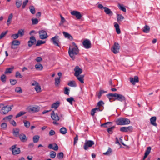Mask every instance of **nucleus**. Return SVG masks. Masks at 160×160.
<instances>
[{"mask_svg": "<svg viewBox=\"0 0 160 160\" xmlns=\"http://www.w3.org/2000/svg\"><path fill=\"white\" fill-rule=\"evenodd\" d=\"M73 47H70L68 50V53L70 57L73 59H75V55H78L79 52V50L77 46L74 42L72 43Z\"/></svg>", "mask_w": 160, "mask_h": 160, "instance_id": "nucleus-1", "label": "nucleus"}, {"mask_svg": "<svg viewBox=\"0 0 160 160\" xmlns=\"http://www.w3.org/2000/svg\"><path fill=\"white\" fill-rule=\"evenodd\" d=\"M118 100L121 102H124L125 103H126V98L122 95L115 93V98H113V101Z\"/></svg>", "mask_w": 160, "mask_h": 160, "instance_id": "nucleus-2", "label": "nucleus"}, {"mask_svg": "<svg viewBox=\"0 0 160 160\" xmlns=\"http://www.w3.org/2000/svg\"><path fill=\"white\" fill-rule=\"evenodd\" d=\"M12 106L13 107V106H9L8 105L3 107L0 111L1 113L3 115L7 114L9 111L11 110Z\"/></svg>", "mask_w": 160, "mask_h": 160, "instance_id": "nucleus-3", "label": "nucleus"}, {"mask_svg": "<svg viewBox=\"0 0 160 160\" xmlns=\"http://www.w3.org/2000/svg\"><path fill=\"white\" fill-rule=\"evenodd\" d=\"M119 44L116 42H115L112 47L111 48V51L114 54H117L119 52L120 49Z\"/></svg>", "mask_w": 160, "mask_h": 160, "instance_id": "nucleus-4", "label": "nucleus"}, {"mask_svg": "<svg viewBox=\"0 0 160 160\" xmlns=\"http://www.w3.org/2000/svg\"><path fill=\"white\" fill-rule=\"evenodd\" d=\"M16 145H14L12 146L10 149L12 151V154L14 155L19 154L20 153V148L17 147Z\"/></svg>", "mask_w": 160, "mask_h": 160, "instance_id": "nucleus-5", "label": "nucleus"}, {"mask_svg": "<svg viewBox=\"0 0 160 160\" xmlns=\"http://www.w3.org/2000/svg\"><path fill=\"white\" fill-rule=\"evenodd\" d=\"M94 144V142L93 141L86 140L83 146L85 150H87L88 147H91Z\"/></svg>", "mask_w": 160, "mask_h": 160, "instance_id": "nucleus-6", "label": "nucleus"}, {"mask_svg": "<svg viewBox=\"0 0 160 160\" xmlns=\"http://www.w3.org/2000/svg\"><path fill=\"white\" fill-rule=\"evenodd\" d=\"M53 43L55 46L60 47L59 45V37L58 36L56 35L51 39Z\"/></svg>", "mask_w": 160, "mask_h": 160, "instance_id": "nucleus-7", "label": "nucleus"}, {"mask_svg": "<svg viewBox=\"0 0 160 160\" xmlns=\"http://www.w3.org/2000/svg\"><path fill=\"white\" fill-rule=\"evenodd\" d=\"M39 37L42 39H44L47 38L48 36L47 32L44 30H42L39 31Z\"/></svg>", "mask_w": 160, "mask_h": 160, "instance_id": "nucleus-8", "label": "nucleus"}, {"mask_svg": "<svg viewBox=\"0 0 160 160\" xmlns=\"http://www.w3.org/2000/svg\"><path fill=\"white\" fill-rule=\"evenodd\" d=\"M36 41L35 37L33 36H32L30 37L29 40L28 42V47H31L35 43Z\"/></svg>", "mask_w": 160, "mask_h": 160, "instance_id": "nucleus-9", "label": "nucleus"}, {"mask_svg": "<svg viewBox=\"0 0 160 160\" xmlns=\"http://www.w3.org/2000/svg\"><path fill=\"white\" fill-rule=\"evenodd\" d=\"M28 109L29 112H36L39 111L40 107L38 106H36L35 107L30 106L28 108Z\"/></svg>", "mask_w": 160, "mask_h": 160, "instance_id": "nucleus-10", "label": "nucleus"}, {"mask_svg": "<svg viewBox=\"0 0 160 160\" xmlns=\"http://www.w3.org/2000/svg\"><path fill=\"white\" fill-rule=\"evenodd\" d=\"M51 117L53 120L56 121H58L60 119L57 113L55 112L54 111L52 112L51 113Z\"/></svg>", "mask_w": 160, "mask_h": 160, "instance_id": "nucleus-11", "label": "nucleus"}, {"mask_svg": "<svg viewBox=\"0 0 160 160\" xmlns=\"http://www.w3.org/2000/svg\"><path fill=\"white\" fill-rule=\"evenodd\" d=\"M74 71L75 72L74 75L76 77L78 76L82 72V70L78 66L75 68Z\"/></svg>", "mask_w": 160, "mask_h": 160, "instance_id": "nucleus-12", "label": "nucleus"}, {"mask_svg": "<svg viewBox=\"0 0 160 160\" xmlns=\"http://www.w3.org/2000/svg\"><path fill=\"white\" fill-rule=\"evenodd\" d=\"M84 47L86 49H88L91 47V43L90 41L88 39L85 40L82 43Z\"/></svg>", "mask_w": 160, "mask_h": 160, "instance_id": "nucleus-13", "label": "nucleus"}, {"mask_svg": "<svg viewBox=\"0 0 160 160\" xmlns=\"http://www.w3.org/2000/svg\"><path fill=\"white\" fill-rule=\"evenodd\" d=\"M71 14L76 16L78 19H80L82 17V15L80 12L76 11H73L71 12Z\"/></svg>", "mask_w": 160, "mask_h": 160, "instance_id": "nucleus-14", "label": "nucleus"}, {"mask_svg": "<svg viewBox=\"0 0 160 160\" xmlns=\"http://www.w3.org/2000/svg\"><path fill=\"white\" fill-rule=\"evenodd\" d=\"M130 82L133 85H135L136 82H139L138 78L137 76H135L134 78H130Z\"/></svg>", "mask_w": 160, "mask_h": 160, "instance_id": "nucleus-15", "label": "nucleus"}, {"mask_svg": "<svg viewBox=\"0 0 160 160\" xmlns=\"http://www.w3.org/2000/svg\"><path fill=\"white\" fill-rule=\"evenodd\" d=\"M157 118L155 116L152 117L150 119V123L154 126H156L157 124L156 123Z\"/></svg>", "mask_w": 160, "mask_h": 160, "instance_id": "nucleus-16", "label": "nucleus"}, {"mask_svg": "<svg viewBox=\"0 0 160 160\" xmlns=\"http://www.w3.org/2000/svg\"><path fill=\"white\" fill-rule=\"evenodd\" d=\"M62 33L65 38H67L71 41L73 40L72 37L69 33L63 31L62 32Z\"/></svg>", "mask_w": 160, "mask_h": 160, "instance_id": "nucleus-17", "label": "nucleus"}, {"mask_svg": "<svg viewBox=\"0 0 160 160\" xmlns=\"http://www.w3.org/2000/svg\"><path fill=\"white\" fill-rule=\"evenodd\" d=\"M19 137L20 140L22 142H24L27 141L28 138H27L26 135L23 133H21L19 135Z\"/></svg>", "mask_w": 160, "mask_h": 160, "instance_id": "nucleus-18", "label": "nucleus"}, {"mask_svg": "<svg viewBox=\"0 0 160 160\" xmlns=\"http://www.w3.org/2000/svg\"><path fill=\"white\" fill-rule=\"evenodd\" d=\"M20 44V42L18 40H15L11 42V48L12 49H14L15 48L13 47V46H18Z\"/></svg>", "mask_w": 160, "mask_h": 160, "instance_id": "nucleus-19", "label": "nucleus"}, {"mask_svg": "<svg viewBox=\"0 0 160 160\" xmlns=\"http://www.w3.org/2000/svg\"><path fill=\"white\" fill-rule=\"evenodd\" d=\"M106 96L109 99L110 102H112V100L113 99V98H115V93H109L106 95Z\"/></svg>", "mask_w": 160, "mask_h": 160, "instance_id": "nucleus-20", "label": "nucleus"}, {"mask_svg": "<svg viewBox=\"0 0 160 160\" xmlns=\"http://www.w3.org/2000/svg\"><path fill=\"white\" fill-rule=\"evenodd\" d=\"M104 12L106 14L109 15L110 16H111L113 15L112 12L109 8L106 7H105L104 8Z\"/></svg>", "mask_w": 160, "mask_h": 160, "instance_id": "nucleus-21", "label": "nucleus"}, {"mask_svg": "<svg viewBox=\"0 0 160 160\" xmlns=\"http://www.w3.org/2000/svg\"><path fill=\"white\" fill-rule=\"evenodd\" d=\"M114 27L115 28L117 33L118 34L121 33V31L119 28V26L118 24L117 23H115L114 25Z\"/></svg>", "mask_w": 160, "mask_h": 160, "instance_id": "nucleus-22", "label": "nucleus"}, {"mask_svg": "<svg viewBox=\"0 0 160 160\" xmlns=\"http://www.w3.org/2000/svg\"><path fill=\"white\" fill-rule=\"evenodd\" d=\"M84 75H83L78 76L76 77L82 83H84Z\"/></svg>", "mask_w": 160, "mask_h": 160, "instance_id": "nucleus-23", "label": "nucleus"}, {"mask_svg": "<svg viewBox=\"0 0 160 160\" xmlns=\"http://www.w3.org/2000/svg\"><path fill=\"white\" fill-rule=\"evenodd\" d=\"M150 28L148 26L146 25L143 28L142 30L143 32L145 33H149L150 32Z\"/></svg>", "mask_w": 160, "mask_h": 160, "instance_id": "nucleus-24", "label": "nucleus"}, {"mask_svg": "<svg viewBox=\"0 0 160 160\" xmlns=\"http://www.w3.org/2000/svg\"><path fill=\"white\" fill-rule=\"evenodd\" d=\"M35 67L37 70H41L43 69V66L40 63L36 64L35 66Z\"/></svg>", "mask_w": 160, "mask_h": 160, "instance_id": "nucleus-25", "label": "nucleus"}, {"mask_svg": "<svg viewBox=\"0 0 160 160\" xmlns=\"http://www.w3.org/2000/svg\"><path fill=\"white\" fill-rule=\"evenodd\" d=\"M24 33L25 32L24 29H20L18 30L17 33L20 37H22L24 35Z\"/></svg>", "mask_w": 160, "mask_h": 160, "instance_id": "nucleus-26", "label": "nucleus"}, {"mask_svg": "<svg viewBox=\"0 0 160 160\" xmlns=\"http://www.w3.org/2000/svg\"><path fill=\"white\" fill-rule=\"evenodd\" d=\"M60 104V102L59 101H57L56 102L54 103L52 105V108H54L56 109L57 108H58Z\"/></svg>", "mask_w": 160, "mask_h": 160, "instance_id": "nucleus-27", "label": "nucleus"}, {"mask_svg": "<svg viewBox=\"0 0 160 160\" xmlns=\"http://www.w3.org/2000/svg\"><path fill=\"white\" fill-rule=\"evenodd\" d=\"M68 85L70 87H76L77 86V84L75 81L73 80L70 81L69 83H68Z\"/></svg>", "mask_w": 160, "mask_h": 160, "instance_id": "nucleus-28", "label": "nucleus"}, {"mask_svg": "<svg viewBox=\"0 0 160 160\" xmlns=\"http://www.w3.org/2000/svg\"><path fill=\"white\" fill-rule=\"evenodd\" d=\"M7 79L6 76L5 74L2 75L0 77V80L3 82H6Z\"/></svg>", "mask_w": 160, "mask_h": 160, "instance_id": "nucleus-29", "label": "nucleus"}, {"mask_svg": "<svg viewBox=\"0 0 160 160\" xmlns=\"http://www.w3.org/2000/svg\"><path fill=\"white\" fill-rule=\"evenodd\" d=\"M22 0H16V5L18 8H20L22 5Z\"/></svg>", "mask_w": 160, "mask_h": 160, "instance_id": "nucleus-30", "label": "nucleus"}, {"mask_svg": "<svg viewBox=\"0 0 160 160\" xmlns=\"http://www.w3.org/2000/svg\"><path fill=\"white\" fill-rule=\"evenodd\" d=\"M60 132L62 134H65L67 132V130L65 127L62 128L60 130Z\"/></svg>", "mask_w": 160, "mask_h": 160, "instance_id": "nucleus-31", "label": "nucleus"}, {"mask_svg": "<svg viewBox=\"0 0 160 160\" xmlns=\"http://www.w3.org/2000/svg\"><path fill=\"white\" fill-rule=\"evenodd\" d=\"M13 68L14 67H13L11 68H7L4 72L5 74L10 73Z\"/></svg>", "mask_w": 160, "mask_h": 160, "instance_id": "nucleus-32", "label": "nucleus"}, {"mask_svg": "<svg viewBox=\"0 0 160 160\" xmlns=\"http://www.w3.org/2000/svg\"><path fill=\"white\" fill-rule=\"evenodd\" d=\"M40 137L38 135H35L33 136V141L34 143L37 142L39 140Z\"/></svg>", "mask_w": 160, "mask_h": 160, "instance_id": "nucleus-33", "label": "nucleus"}, {"mask_svg": "<svg viewBox=\"0 0 160 160\" xmlns=\"http://www.w3.org/2000/svg\"><path fill=\"white\" fill-rule=\"evenodd\" d=\"M123 122L122 118L118 119L116 121L117 124L118 125H123Z\"/></svg>", "mask_w": 160, "mask_h": 160, "instance_id": "nucleus-34", "label": "nucleus"}, {"mask_svg": "<svg viewBox=\"0 0 160 160\" xmlns=\"http://www.w3.org/2000/svg\"><path fill=\"white\" fill-rule=\"evenodd\" d=\"M123 125L128 124L130 123V120L127 118H123Z\"/></svg>", "mask_w": 160, "mask_h": 160, "instance_id": "nucleus-35", "label": "nucleus"}, {"mask_svg": "<svg viewBox=\"0 0 160 160\" xmlns=\"http://www.w3.org/2000/svg\"><path fill=\"white\" fill-rule=\"evenodd\" d=\"M29 8L30 9V12L33 14L35 13L36 11L34 7L33 6H30Z\"/></svg>", "mask_w": 160, "mask_h": 160, "instance_id": "nucleus-36", "label": "nucleus"}, {"mask_svg": "<svg viewBox=\"0 0 160 160\" xmlns=\"http://www.w3.org/2000/svg\"><path fill=\"white\" fill-rule=\"evenodd\" d=\"M35 89L38 93L41 92V87L39 84L35 86Z\"/></svg>", "mask_w": 160, "mask_h": 160, "instance_id": "nucleus-37", "label": "nucleus"}, {"mask_svg": "<svg viewBox=\"0 0 160 160\" xmlns=\"http://www.w3.org/2000/svg\"><path fill=\"white\" fill-rule=\"evenodd\" d=\"M115 128V126H113L111 127L108 128L107 129V131L110 134H112L113 132V130Z\"/></svg>", "mask_w": 160, "mask_h": 160, "instance_id": "nucleus-38", "label": "nucleus"}, {"mask_svg": "<svg viewBox=\"0 0 160 160\" xmlns=\"http://www.w3.org/2000/svg\"><path fill=\"white\" fill-rule=\"evenodd\" d=\"M55 86L58 85L60 82V77H58L57 78H55Z\"/></svg>", "mask_w": 160, "mask_h": 160, "instance_id": "nucleus-39", "label": "nucleus"}, {"mask_svg": "<svg viewBox=\"0 0 160 160\" xmlns=\"http://www.w3.org/2000/svg\"><path fill=\"white\" fill-rule=\"evenodd\" d=\"M112 152V149L109 147L108 151L106 152H104L103 154L105 155H110Z\"/></svg>", "mask_w": 160, "mask_h": 160, "instance_id": "nucleus-40", "label": "nucleus"}, {"mask_svg": "<svg viewBox=\"0 0 160 160\" xmlns=\"http://www.w3.org/2000/svg\"><path fill=\"white\" fill-rule=\"evenodd\" d=\"M124 18L123 16H122L121 15L118 14L117 17V21L118 22H119L122 21L123 19Z\"/></svg>", "mask_w": 160, "mask_h": 160, "instance_id": "nucleus-41", "label": "nucleus"}, {"mask_svg": "<svg viewBox=\"0 0 160 160\" xmlns=\"http://www.w3.org/2000/svg\"><path fill=\"white\" fill-rule=\"evenodd\" d=\"M56 153L54 151H51L50 152V156L52 158H54L56 156Z\"/></svg>", "mask_w": 160, "mask_h": 160, "instance_id": "nucleus-42", "label": "nucleus"}, {"mask_svg": "<svg viewBox=\"0 0 160 160\" xmlns=\"http://www.w3.org/2000/svg\"><path fill=\"white\" fill-rule=\"evenodd\" d=\"M119 8L124 12H125L126 11V10L125 7H124L123 5H121L119 4L118 5Z\"/></svg>", "mask_w": 160, "mask_h": 160, "instance_id": "nucleus-43", "label": "nucleus"}, {"mask_svg": "<svg viewBox=\"0 0 160 160\" xmlns=\"http://www.w3.org/2000/svg\"><path fill=\"white\" fill-rule=\"evenodd\" d=\"M25 126L27 128H29L30 125V122L28 121H24L23 122Z\"/></svg>", "mask_w": 160, "mask_h": 160, "instance_id": "nucleus-44", "label": "nucleus"}, {"mask_svg": "<svg viewBox=\"0 0 160 160\" xmlns=\"http://www.w3.org/2000/svg\"><path fill=\"white\" fill-rule=\"evenodd\" d=\"M45 42V41H42V40H38L37 43L36 44V46H40L41 45L44 44Z\"/></svg>", "mask_w": 160, "mask_h": 160, "instance_id": "nucleus-45", "label": "nucleus"}, {"mask_svg": "<svg viewBox=\"0 0 160 160\" xmlns=\"http://www.w3.org/2000/svg\"><path fill=\"white\" fill-rule=\"evenodd\" d=\"M67 101L69 102L71 105L72 104L73 101H74V100L73 98L71 97L67 99Z\"/></svg>", "mask_w": 160, "mask_h": 160, "instance_id": "nucleus-46", "label": "nucleus"}, {"mask_svg": "<svg viewBox=\"0 0 160 160\" xmlns=\"http://www.w3.org/2000/svg\"><path fill=\"white\" fill-rule=\"evenodd\" d=\"M57 157L59 159H61L63 157V153L62 152H60L58 153L57 155Z\"/></svg>", "mask_w": 160, "mask_h": 160, "instance_id": "nucleus-47", "label": "nucleus"}, {"mask_svg": "<svg viewBox=\"0 0 160 160\" xmlns=\"http://www.w3.org/2000/svg\"><path fill=\"white\" fill-rule=\"evenodd\" d=\"M16 92L19 93H22V91L21 87H18L16 88L15 89Z\"/></svg>", "mask_w": 160, "mask_h": 160, "instance_id": "nucleus-48", "label": "nucleus"}, {"mask_svg": "<svg viewBox=\"0 0 160 160\" xmlns=\"http://www.w3.org/2000/svg\"><path fill=\"white\" fill-rule=\"evenodd\" d=\"M104 102L100 100L98 102L97 106L100 108L104 105Z\"/></svg>", "mask_w": 160, "mask_h": 160, "instance_id": "nucleus-49", "label": "nucleus"}, {"mask_svg": "<svg viewBox=\"0 0 160 160\" xmlns=\"http://www.w3.org/2000/svg\"><path fill=\"white\" fill-rule=\"evenodd\" d=\"M26 113V112H19L16 116V118H18L22 115L25 114Z\"/></svg>", "mask_w": 160, "mask_h": 160, "instance_id": "nucleus-50", "label": "nucleus"}, {"mask_svg": "<svg viewBox=\"0 0 160 160\" xmlns=\"http://www.w3.org/2000/svg\"><path fill=\"white\" fill-rule=\"evenodd\" d=\"M32 25H36L38 23V20L37 18H32Z\"/></svg>", "mask_w": 160, "mask_h": 160, "instance_id": "nucleus-51", "label": "nucleus"}, {"mask_svg": "<svg viewBox=\"0 0 160 160\" xmlns=\"http://www.w3.org/2000/svg\"><path fill=\"white\" fill-rule=\"evenodd\" d=\"M70 91L69 88L68 87L64 88V93L67 95H68Z\"/></svg>", "mask_w": 160, "mask_h": 160, "instance_id": "nucleus-52", "label": "nucleus"}, {"mask_svg": "<svg viewBox=\"0 0 160 160\" xmlns=\"http://www.w3.org/2000/svg\"><path fill=\"white\" fill-rule=\"evenodd\" d=\"M2 129H5L7 127V124L6 123H3L1 125Z\"/></svg>", "mask_w": 160, "mask_h": 160, "instance_id": "nucleus-53", "label": "nucleus"}, {"mask_svg": "<svg viewBox=\"0 0 160 160\" xmlns=\"http://www.w3.org/2000/svg\"><path fill=\"white\" fill-rule=\"evenodd\" d=\"M151 149V147H148L147 148V149L145 151V153L148 155L150 152Z\"/></svg>", "mask_w": 160, "mask_h": 160, "instance_id": "nucleus-54", "label": "nucleus"}, {"mask_svg": "<svg viewBox=\"0 0 160 160\" xmlns=\"http://www.w3.org/2000/svg\"><path fill=\"white\" fill-rule=\"evenodd\" d=\"M10 81L12 85H14L17 82V80L15 79H10Z\"/></svg>", "mask_w": 160, "mask_h": 160, "instance_id": "nucleus-55", "label": "nucleus"}, {"mask_svg": "<svg viewBox=\"0 0 160 160\" xmlns=\"http://www.w3.org/2000/svg\"><path fill=\"white\" fill-rule=\"evenodd\" d=\"M8 32V31L2 32L0 35V40L3 38Z\"/></svg>", "mask_w": 160, "mask_h": 160, "instance_id": "nucleus-56", "label": "nucleus"}, {"mask_svg": "<svg viewBox=\"0 0 160 160\" xmlns=\"http://www.w3.org/2000/svg\"><path fill=\"white\" fill-rule=\"evenodd\" d=\"M19 37V36L18 35V33L13 34L11 35V38H13V39H16L18 38V37Z\"/></svg>", "mask_w": 160, "mask_h": 160, "instance_id": "nucleus-57", "label": "nucleus"}, {"mask_svg": "<svg viewBox=\"0 0 160 160\" xmlns=\"http://www.w3.org/2000/svg\"><path fill=\"white\" fill-rule=\"evenodd\" d=\"M13 116L12 115H9L8 116L5 117V118H4L3 120H5L6 119H8L9 120H10L12 119V118Z\"/></svg>", "mask_w": 160, "mask_h": 160, "instance_id": "nucleus-58", "label": "nucleus"}, {"mask_svg": "<svg viewBox=\"0 0 160 160\" xmlns=\"http://www.w3.org/2000/svg\"><path fill=\"white\" fill-rule=\"evenodd\" d=\"M112 123V122H106L104 124H102L101 125V126L102 127H107L108 126H107V125H108L110 124H111Z\"/></svg>", "mask_w": 160, "mask_h": 160, "instance_id": "nucleus-59", "label": "nucleus"}, {"mask_svg": "<svg viewBox=\"0 0 160 160\" xmlns=\"http://www.w3.org/2000/svg\"><path fill=\"white\" fill-rule=\"evenodd\" d=\"M15 77L16 78H22V76L18 71H17L16 73Z\"/></svg>", "mask_w": 160, "mask_h": 160, "instance_id": "nucleus-60", "label": "nucleus"}, {"mask_svg": "<svg viewBox=\"0 0 160 160\" xmlns=\"http://www.w3.org/2000/svg\"><path fill=\"white\" fill-rule=\"evenodd\" d=\"M121 131L122 132H127L126 127H122L120 129Z\"/></svg>", "mask_w": 160, "mask_h": 160, "instance_id": "nucleus-61", "label": "nucleus"}, {"mask_svg": "<svg viewBox=\"0 0 160 160\" xmlns=\"http://www.w3.org/2000/svg\"><path fill=\"white\" fill-rule=\"evenodd\" d=\"M61 18V21L60 23V25L62 24L65 21L64 18L61 15H60Z\"/></svg>", "mask_w": 160, "mask_h": 160, "instance_id": "nucleus-62", "label": "nucleus"}, {"mask_svg": "<svg viewBox=\"0 0 160 160\" xmlns=\"http://www.w3.org/2000/svg\"><path fill=\"white\" fill-rule=\"evenodd\" d=\"M127 127V132H131L133 130V128L131 126H128Z\"/></svg>", "mask_w": 160, "mask_h": 160, "instance_id": "nucleus-63", "label": "nucleus"}, {"mask_svg": "<svg viewBox=\"0 0 160 160\" xmlns=\"http://www.w3.org/2000/svg\"><path fill=\"white\" fill-rule=\"evenodd\" d=\"M28 2V0H26L23 2L22 6V8L23 9L25 8Z\"/></svg>", "mask_w": 160, "mask_h": 160, "instance_id": "nucleus-64", "label": "nucleus"}]
</instances>
